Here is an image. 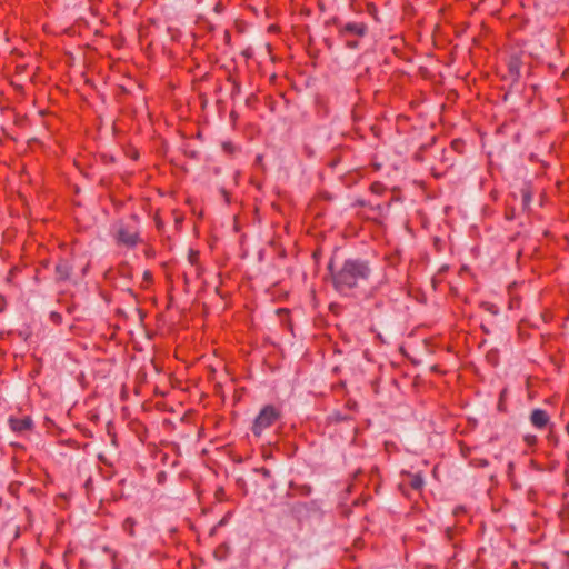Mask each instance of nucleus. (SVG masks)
<instances>
[{"mask_svg": "<svg viewBox=\"0 0 569 569\" xmlns=\"http://www.w3.org/2000/svg\"><path fill=\"white\" fill-rule=\"evenodd\" d=\"M328 270L333 289L346 297L352 296L353 291L368 282L371 276L369 261L360 258L347 259L339 268H336L333 259H330Z\"/></svg>", "mask_w": 569, "mask_h": 569, "instance_id": "f257e3e1", "label": "nucleus"}, {"mask_svg": "<svg viewBox=\"0 0 569 569\" xmlns=\"http://www.w3.org/2000/svg\"><path fill=\"white\" fill-rule=\"evenodd\" d=\"M326 26L335 27L338 39L351 50L358 49L360 41L369 33V26L363 20L345 21L339 17H332Z\"/></svg>", "mask_w": 569, "mask_h": 569, "instance_id": "f03ea898", "label": "nucleus"}, {"mask_svg": "<svg viewBox=\"0 0 569 569\" xmlns=\"http://www.w3.org/2000/svg\"><path fill=\"white\" fill-rule=\"evenodd\" d=\"M139 223L140 218L137 213H132L130 216L129 222H124L122 220L118 221L113 232L116 243L128 249H133L138 244L142 243Z\"/></svg>", "mask_w": 569, "mask_h": 569, "instance_id": "7ed1b4c3", "label": "nucleus"}, {"mask_svg": "<svg viewBox=\"0 0 569 569\" xmlns=\"http://www.w3.org/2000/svg\"><path fill=\"white\" fill-rule=\"evenodd\" d=\"M396 200L395 196H391L386 201H373V200H365V199H357L352 207H360L363 208V217L368 220H372L375 222L381 221V219L386 218L392 201Z\"/></svg>", "mask_w": 569, "mask_h": 569, "instance_id": "20e7f679", "label": "nucleus"}, {"mask_svg": "<svg viewBox=\"0 0 569 569\" xmlns=\"http://www.w3.org/2000/svg\"><path fill=\"white\" fill-rule=\"evenodd\" d=\"M281 418L282 411L279 407H276L274 405H266L256 417L251 431L256 437H260L266 429L272 427L274 423L280 421Z\"/></svg>", "mask_w": 569, "mask_h": 569, "instance_id": "39448f33", "label": "nucleus"}, {"mask_svg": "<svg viewBox=\"0 0 569 569\" xmlns=\"http://www.w3.org/2000/svg\"><path fill=\"white\" fill-rule=\"evenodd\" d=\"M8 423L10 429L16 433L31 431L34 427L33 420L29 416L22 418L10 417L8 419Z\"/></svg>", "mask_w": 569, "mask_h": 569, "instance_id": "423d86ee", "label": "nucleus"}, {"mask_svg": "<svg viewBox=\"0 0 569 569\" xmlns=\"http://www.w3.org/2000/svg\"><path fill=\"white\" fill-rule=\"evenodd\" d=\"M530 422L538 429H545L550 422V417L543 409H533L530 415Z\"/></svg>", "mask_w": 569, "mask_h": 569, "instance_id": "0eeeda50", "label": "nucleus"}, {"mask_svg": "<svg viewBox=\"0 0 569 569\" xmlns=\"http://www.w3.org/2000/svg\"><path fill=\"white\" fill-rule=\"evenodd\" d=\"M313 501L310 502H296L290 507V513L299 522H301L313 507Z\"/></svg>", "mask_w": 569, "mask_h": 569, "instance_id": "6e6552de", "label": "nucleus"}, {"mask_svg": "<svg viewBox=\"0 0 569 569\" xmlns=\"http://www.w3.org/2000/svg\"><path fill=\"white\" fill-rule=\"evenodd\" d=\"M56 280L58 282L67 281L70 279L72 266L66 259H60L54 268Z\"/></svg>", "mask_w": 569, "mask_h": 569, "instance_id": "1a4fd4ad", "label": "nucleus"}, {"mask_svg": "<svg viewBox=\"0 0 569 569\" xmlns=\"http://www.w3.org/2000/svg\"><path fill=\"white\" fill-rule=\"evenodd\" d=\"M311 492H312V488L310 485H307V483L299 485L295 481H290L288 491H287V497H289V498H293L297 496L308 497L311 495Z\"/></svg>", "mask_w": 569, "mask_h": 569, "instance_id": "9d476101", "label": "nucleus"}, {"mask_svg": "<svg viewBox=\"0 0 569 569\" xmlns=\"http://www.w3.org/2000/svg\"><path fill=\"white\" fill-rule=\"evenodd\" d=\"M532 187L530 183H525L523 187L520 188V197H521V208L522 211H530V204L532 201Z\"/></svg>", "mask_w": 569, "mask_h": 569, "instance_id": "9b49d317", "label": "nucleus"}, {"mask_svg": "<svg viewBox=\"0 0 569 569\" xmlns=\"http://www.w3.org/2000/svg\"><path fill=\"white\" fill-rule=\"evenodd\" d=\"M522 62L518 56H511L508 61L509 76L516 81L520 78Z\"/></svg>", "mask_w": 569, "mask_h": 569, "instance_id": "f8f14e48", "label": "nucleus"}, {"mask_svg": "<svg viewBox=\"0 0 569 569\" xmlns=\"http://www.w3.org/2000/svg\"><path fill=\"white\" fill-rule=\"evenodd\" d=\"M407 476L409 478L408 485L412 490L421 491L425 486V480L421 476V473H411L407 472Z\"/></svg>", "mask_w": 569, "mask_h": 569, "instance_id": "ddd939ff", "label": "nucleus"}, {"mask_svg": "<svg viewBox=\"0 0 569 569\" xmlns=\"http://www.w3.org/2000/svg\"><path fill=\"white\" fill-rule=\"evenodd\" d=\"M561 526L569 531V502H565L559 511Z\"/></svg>", "mask_w": 569, "mask_h": 569, "instance_id": "4468645a", "label": "nucleus"}, {"mask_svg": "<svg viewBox=\"0 0 569 569\" xmlns=\"http://www.w3.org/2000/svg\"><path fill=\"white\" fill-rule=\"evenodd\" d=\"M136 526L137 520L132 517H127L122 522V530L127 532L130 537H133L136 535Z\"/></svg>", "mask_w": 569, "mask_h": 569, "instance_id": "2eb2a0df", "label": "nucleus"}, {"mask_svg": "<svg viewBox=\"0 0 569 569\" xmlns=\"http://www.w3.org/2000/svg\"><path fill=\"white\" fill-rule=\"evenodd\" d=\"M479 308L492 316H498L500 312V308L496 303L490 301H481Z\"/></svg>", "mask_w": 569, "mask_h": 569, "instance_id": "dca6fc26", "label": "nucleus"}, {"mask_svg": "<svg viewBox=\"0 0 569 569\" xmlns=\"http://www.w3.org/2000/svg\"><path fill=\"white\" fill-rule=\"evenodd\" d=\"M370 191L372 194L382 196L387 192V187L380 181H375L370 184Z\"/></svg>", "mask_w": 569, "mask_h": 569, "instance_id": "f3484780", "label": "nucleus"}, {"mask_svg": "<svg viewBox=\"0 0 569 569\" xmlns=\"http://www.w3.org/2000/svg\"><path fill=\"white\" fill-rule=\"evenodd\" d=\"M188 261L192 266L197 267L199 264V261H200V252L198 250L190 249L189 252H188Z\"/></svg>", "mask_w": 569, "mask_h": 569, "instance_id": "a211bd4d", "label": "nucleus"}, {"mask_svg": "<svg viewBox=\"0 0 569 569\" xmlns=\"http://www.w3.org/2000/svg\"><path fill=\"white\" fill-rule=\"evenodd\" d=\"M153 221H154V226H156V229L158 230V232L162 233L164 230V222L161 219L159 211H156V213L153 216Z\"/></svg>", "mask_w": 569, "mask_h": 569, "instance_id": "6ab92c4d", "label": "nucleus"}, {"mask_svg": "<svg viewBox=\"0 0 569 569\" xmlns=\"http://www.w3.org/2000/svg\"><path fill=\"white\" fill-rule=\"evenodd\" d=\"M172 216H173V219H174L176 228L179 230L181 228V224H182L183 220H184V217L177 209L172 210Z\"/></svg>", "mask_w": 569, "mask_h": 569, "instance_id": "aec40b11", "label": "nucleus"}, {"mask_svg": "<svg viewBox=\"0 0 569 569\" xmlns=\"http://www.w3.org/2000/svg\"><path fill=\"white\" fill-rule=\"evenodd\" d=\"M367 12H368L371 17H373V19H375L376 21H378V20H379V18H378V9H377V7H376V4H375V3H372V2L367 3Z\"/></svg>", "mask_w": 569, "mask_h": 569, "instance_id": "412c9836", "label": "nucleus"}, {"mask_svg": "<svg viewBox=\"0 0 569 569\" xmlns=\"http://www.w3.org/2000/svg\"><path fill=\"white\" fill-rule=\"evenodd\" d=\"M516 217V210L512 206H507L505 209V218L509 221L513 220Z\"/></svg>", "mask_w": 569, "mask_h": 569, "instance_id": "4be33fe9", "label": "nucleus"}, {"mask_svg": "<svg viewBox=\"0 0 569 569\" xmlns=\"http://www.w3.org/2000/svg\"><path fill=\"white\" fill-rule=\"evenodd\" d=\"M214 498L219 502L224 501L227 498L226 490L222 487H219L214 492Z\"/></svg>", "mask_w": 569, "mask_h": 569, "instance_id": "5701e85b", "label": "nucleus"}, {"mask_svg": "<svg viewBox=\"0 0 569 569\" xmlns=\"http://www.w3.org/2000/svg\"><path fill=\"white\" fill-rule=\"evenodd\" d=\"M463 147V141L460 140V139H455L452 142H451V148L453 150H456L457 152H461V148Z\"/></svg>", "mask_w": 569, "mask_h": 569, "instance_id": "b1692460", "label": "nucleus"}, {"mask_svg": "<svg viewBox=\"0 0 569 569\" xmlns=\"http://www.w3.org/2000/svg\"><path fill=\"white\" fill-rule=\"evenodd\" d=\"M50 320L56 325H60L62 322V316L59 312L52 311L50 313Z\"/></svg>", "mask_w": 569, "mask_h": 569, "instance_id": "393cba45", "label": "nucleus"}, {"mask_svg": "<svg viewBox=\"0 0 569 569\" xmlns=\"http://www.w3.org/2000/svg\"><path fill=\"white\" fill-rule=\"evenodd\" d=\"M525 441L528 446H535L537 443V437L535 435H528L525 437Z\"/></svg>", "mask_w": 569, "mask_h": 569, "instance_id": "a878e982", "label": "nucleus"}, {"mask_svg": "<svg viewBox=\"0 0 569 569\" xmlns=\"http://www.w3.org/2000/svg\"><path fill=\"white\" fill-rule=\"evenodd\" d=\"M110 558H111V561H112V569H119L118 552L117 551L112 552Z\"/></svg>", "mask_w": 569, "mask_h": 569, "instance_id": "bb28decb", "label": "nucleus"}, {"mask_svg": "<svg viewBox=\"0 0 569 569\" xmlns=\"http://www.w3.org/2000/svg\"><path fill=\"white\" fill-rule=\"evenodd\" d=\"M152 280H153V277H152L151 271H149V270L144 271V273H143V281L146 283H151Z\"/></svg>", "mask_w": 569, "mask_h": 569, "instance_id": "cd10ccee", "label": "nucleus"}, {"mask_svg": "<svg viewBox=\"0 0 569 569\" xmlns=\"http://www.w3.org/2000/svg\"><path fill=\"white\" fill-rule=\"evenodd\" d=\"M318 196H319L320 199H323L326 201H331L332 200V196L329 192H327V191H321V192H319Z\"/></svg>", "mask_w": 569, "mask_h": 569, "instance_id": "c85d7f7f", "label": "nucleus"}, {"mask_svg": "<svg viewBox=\"0 0 569 569\" xmlns=\"http://www.w3.org/2000/svg\"><path fill=\"white\" fill-rule=\"evenodd\" d=\"M565 559H563V567L565 569H569V551L562 552Z\"/></svg>", "mask_w": 569, "mask_h": 569, "instance_id": "c756f323", "label": "nucleus"}, {"mask_svg": "<svg viewBox=\"0 0 569 569\" xmlns=\"http://www.w3.org/2000/svg\"><path fill=\"white\" fill-rule=\"evenodd\" d=\"M461 453L463 457H467L470 453V448L461 445Z\"/></svg>", "mask_w": 569, "mask_h": 569, "instance_id": "7c9ffc66", "label": "nucleus"}, {"mask_svg": "<svg viewBox=\"0 0 569 569\" xmlns=\"http://www.w3.org/2000/svg\"><path fill=\"white\" fill-rule=\"evenodd\" d=\"M259 471L267 478H269L271 476V472L269 469L262 467L261 469H259Z\"/></svg>", "mask_w": 569, "mask_h": 569, "instance_id": "2f4dec72", "label": "nucleus"}, {"mask_svg": "<svg viewBox=\"0 0 569 569\" xmlns=\"http://www.w3.org/2000/svg\"><path fill=\"white\" fill-rule=\"evenodd\" d=\"M103 552L108 553L109 556L112 555V552H114L116 550H113L112 548H110L109 546H104L102 548Z\"/></svg>", "mask_w": 569, "mask_h": 569, "instance_id": "473e14b6", "label": "nucleus"}, {"mask_svg": "<svg viewBox=\"0 0 569 569\" xmlns=\"http://www.w3.org/2000/svg\"><path fill=\"white\" fill-rule=\"evenodd\" d=\"M565 482L569 486V467L565 469Z\"/></svg>", "mask_w": 569, "mask_h": 569, "instance_id": "72a5a7b5", "label": "nucleus"}, {"mask_svg": "<svg viewBox=\"0 0 569 569\" xmlns=\"http://www.w3.org/2000/svg\"><path fill=\"white\" fill-rule=\"evenodd\" d=\"M40 569H53L48 562H42Z\"/></svg>", "mask_w": 569, "mask_h": 569, "instance_id": "f704fd0d", "label": "nucleus"}, {"mask_svg": "<svg viewBox=\"0 0 569 569\" xmlns=\"http://www.w3.org/2000/svg\"><path fill=\"white\" fill-rule=\"evenodd\" d=\"M505 392H506V390H503V391L501 392V396H500V401H499V405H498V407H499V409H500V410H501V407H503V403H502V397H503Z\"/></svg>", "mask_w": 569, "mask_h": 569, "instance_id": "c9c22d12", "label": "nucleus"}, {"mask_svg": "<svg viewBox=\"0 0 569 569\" xmlns=\"http://www.w3.org/2000/svg\"><path fill=\"white\" fill-rule=\"evenodd\" d=\"M479 466H481V467H486V466H488V461H487V460H481V461H480V463H479Z\"/></svg>", "mask_w": 569, "mask_h": 569, "instance_id": "e433bc0d", "label": "nucleus"}, {"mask_svg": "<svg viewBox=\"0 0 569 569\" xmlns=\"http://www.w3.org/2000/svg\"><path fill=\"white\" fill-rule=\"evenodd\" d=\"M41 264L44 267V268H48L49 267V261L48 260H43L41 262Z\"/></svg>", "mask_w": 569, "mask_h": 569, "instance_id": "4c0bfd02", "label": "nucleus"}, {"mask_svg": "<svg viewBox=\"0 0 569 569\" xmlns=\"http://www.w3.org/2000/svg\"><path fill=\"white\" fill-rule=\"evenodd\" d=\"M431 370H432V371H437V372H438V371H439V367L436 365V366H433V367L431 368Z\"/></svg>", "mask_w": 569, "mask_h": 569, "instance_id": "58836bf2", "label": "nucleus"}, {"mask_svg": "<svg viewBox=\"0 0 569 569\" xmlns=\"http://www.w3.org/2000/svg\"><path fill=\"white\" fill-rule=\"evenodd\" d=\"M508 478L510 479V481H511V482H513V480H512V478H511V475H510V473L508 475ZM512 485L516 487V485H515V483H512Z\"/></svg>", "mask_w": 569, "mask_h": 569, "instance_id": "ea45409f", "label": "nucleus"}, {"mask_svg": "<svg viewBox=\"0 0 569 569\" xmlns=\"http://www.w3.org/2000/svg\"><path fill=\"white\" fill-rule=\"evenodd\" d=\"M446 270H447V267H442V268L440 269V271H446Z\"/></svg>", "mask_w": 569, "mask_h": 569, "instance_id": "a19ab883", "label": "nucleus"}, {"mask_svg": "<svg viewBox=\"0 0 569 569\" xmlns=\"http://www.w3.org/2000/svg\"><path fill=\"white\" fill-rule=\"evenodd\" d=\"M2 506V498L0 497V507Z\"/></svg>", "mask_w": 569, "mask_h": 569, "instance_id": "79ce46f5", "label": "nucleus"}, {"mask_svg": "<svg viewBox=\"0 0 569 569\" xmlns=\"http://www.w3.org/2000/svg\"><path fill=\"white\" fill-rule=\"evenodd\" d=\"M567 431L569 432V423L567 425Z\"/></svg>", "mask_w": 569, "mask_h": 569, "instance_id": "37998d69", "label": "nucleus"}]
</instances>
